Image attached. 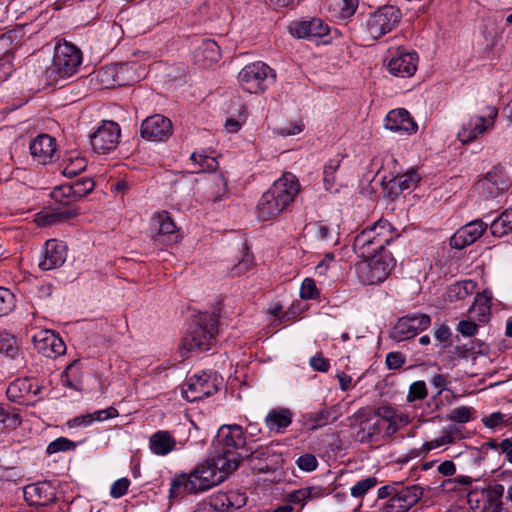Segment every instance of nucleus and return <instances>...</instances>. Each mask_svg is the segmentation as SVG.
Segmentation results:
<instances>
[{
    "instance_id": "1",
    "label": "nucleus",
    "mask_w": 512,
    "mask_h": 512,
    "mask_svg": "<svg viewBox=\"0 0 512 512\" xmlns=\"http://www.w3.org/2000/svg\"><path fill=\"white\" fill-rule=\"evenodd\" d=\"M240 464L238 455L230 457L213 456L198 465L189 474L173 478L170 485V498L181 494H197L222 483Z\"/></svg>"
},
{
    "instance_id": "2",
    "label": "nucleus",
    "mask_w": 512,
    "mask_h": 512,
    "mask_svg": "<svg viewBox=\"0 0 512 512\" xmlns=\"http://www.w3.org/2000/svg\"><path fill=\"white\" fill-rule=\"evenodd\" d=\"M300 191V184L292 173H284L273 185L263 193L256 206L259 221L276 219L294 201Z\"/></svg>"
},
{
    "instance_id": "3",
    "label": "nucleus",
    "mask_w": 512,
    "mask_h": 512,
    "mask_svg": "<svg viewBox=\"0 0 512 512\" xmlns=\"http://www.w3.org/2000/svg\"><path fill=\"white\" fill-rule=\"evenodd\" d=\"M399 237L393 225L384 219H379L356 235L353 250L360 258L370 257L386 251L385 246Z\"/></svg>"
},
{
    "instance_id": "4",
    "label": "nucleus",
    "mask_w": 512,
    "mask_h": 512,
    "mask_svg": "<svg viewBox=\"0 0 512 512\" xmlns=\"http://www.w3.org/2000/svg\"><path fill=\"white\" fill-rule=\"evenodd\" d=\"M81 62L82 53L76 46L68 42L57 44L52 62L44 71L47 84L62 86L61 82L73 76Z\"/></svg>"
},
{
    "instance_id": "5",
    "label": "nucleus",
    "mask_w": 512,
    "mask_h": 512,
    "mask_svg": "<svg viewBox=\"0 0 512 512\" xmlns=\"http://www.w3.org/2000/svg\"><path fill=\"white\" fill-rule=\"evenodd\" d=\"M218 320L217 312L196 315L182 339L181 349L188 352L210 349L217 333Z\"/></svg>"
},
{
    "instance_id": "6",
    "label": "nucleus",
    "mask_w": 512,
    "mask_h": 512,
    "mask_svg": "<svg viewBox=\"0 0 512 512\" xmlns=\"http://www.w3.org/2000/svg\"><path fill=\"white\" fill-rule=\"evenodd\" d=\"M395 259L389 251L363 258L356 266L358 279L364 285L379 284L387 279L395 266Z\"/></svg>"
},
{
    "instance_id": "7",
    "label": "nucleus",
    "mask_w": 512,
    "mask_h": 512,
    "mask_svg": "<svg viewBox=\"0 0 512 512\" xmlns=\"http://www.w3.org/2000/svg\"><path fill=\"white\" fill-rule=\"evenodd\" d=\"M276 74L267 64L257 61L244 66L238 73V82L249 93H261L274 82Z\"/></svg>"
},
{
    "instance_id": "8",
    "label": "nucleus",
    "mask_w": 512,
    "mask_h": 512,
    "mask_svg": "<svg viewBox=\"0 0 512 512\" xmlns=\"http://www.w3.org/2000/svg\"><path fill=\"white\" fill-rule=\"evenodd\" d=\"M400 10L392 5H385L369 14L364 31L367 36L376 40L391 32L400 21Z\"/></svg>"
},
{
    "instance_id": "9",
    "label": "nucleus",
    "mask_w": 512,
    "mask_h": 512,
    "mask_svg": "<svg viewBox=\"0 0 512 512\" xmlns=\"http://www.w3.org/2000/svg\"><path fill=\"white\" fill-rule=\"evenodd\" d=\"M218 457H230V455H241L236 453L238 449L246 448V441L243 430L239 425H223L219 428L214 440Z\"/></svg>"
},
{
    "instance_id": "10",
    "label": "nucleus",
    "mask_w": 512,
    "mask_h": 512,
    "mask_svg": "<svg viewBox=\"0 0 512 512\" xmlns=\"http://www.w3.org/2000/svg\"><path fill=\"white\" fill-rule=\"evenodd\" d=\"M218 379L206 372L191 376L182 388V395L189 402L203 400L218 391Z\"/></svg>"
},
{
    "instance_id": "11",
    "label": "nucleus",
    "mask_w": 512,
    "mask_h": 512,
    "mask_svg": "<svg viewBox=\"0 0 512 512\" xmlns=\"http://www.w3.org/2000/svg\"><path fill=\"white\" fill-rule=\"evenodd\" d=\"M353 424L359 427L356 432V438L361 443L377 442L384 436V428L379 422L377 415H374L370 409H360L352 416Z\"/></svg>"
},
{
    "instance_id": "12",
    "label": "nucleus",
    "mask_w": 512,
    "mask_h": 512,
    "mask_svg": "<svg viewBox=\"0 0 512 512\" xmlns=\"http://www.w3.org/2000/svg\"><path fill=\"white\" fill-rule=\"evenodd\" d=\"M119 138V125L113 121H103L101 126L90 136V143L96 153L105 154L117 147Z\"/></svg>"
},
{
    "instance_id": "13",
    "label": "nucleus",
    "mask_w": 512,
    "mask_h": 512,
    "mask_svg": "<svg viewBox=\"0 0 512 512\" xmlns=\"http://www.w3.org/2000/svg\"><path fill=\"white\" fill-rule=\"evenodd\" d=\"M41 390L42 386L30 378H19L9 384L6 395L11 402L29 406L39 401L35 397Z\"/></svg>"
},
{
    "instance_id": "14",
    "label": "nucleus",
    "mask_w": 512,
    "mask_h": 512,
    "mask_svg": "<svg viewBox=\"0 0 512 512\" xmlns=\"http://www.w3.org/2000/svg\"><path fill=\"white\" fill-rule=\"evenodd\" d=\"M512 180L502 166H495L479 182L477 186L486 198H494L509 189Z\"/></svg>"
},
{
    "instance_id": "15",
    "label": "nucleus",
    "mask_w": 512,
    "mask_h": 512,
    "mask_svg": "<svg viewBox=\"0 0 512 512\" xmlns=\"http://www.w3.org/2000/svg\"><path fill=\"white\" fill-rule=\"evenodd\" d=\"M171 134V120L161 114L147 117L140 127L141 137L149 141H165Z\"/></svg>"
},
{
    "instance_id": "16",
    "label": "nucleus",
    "mask_w": 512,
    "mask_h": 512,
    "mask_svg": "<svg viewBox=\"0 0 512 512\" xmlns=\"http://www.w3.org/2000/svg\"><path fill=\"white\" fill-rule=\"evenodd\" d=\"M35 349L47 358H56L65 353L64 341L51 330H41L33 336Z\"/></svg>"
},
{
    "instance_id": "17",
    "label": "nucleus",
    "mask_w": 512,
    "mask_h": 512,
    "mask_svg": "<svg viewBox=\"0 0 512 512\" xmlns=\"http://www.w3.org/2000/svg\"><path fill=\"white\" fill-rule=\"evenodd\" d=\"M423 489L418 485L398 487L394 496L387 501L388 512H406L422 497Z\"/></svg>"
},
{
    "instance_id": "18",
    "label": "nucleus",
    "mask_w": 512,
    "mask_h": 512,
    "mask_svg": "<svg viewBox=\"0 0 512 512\" xmlns=\"http://www.w3.org/2000/svg\"><path fill=\"white\" fill-rule=\"evenodd\" d=\"M417 66L418 55L416 52L398 49L388 62L387 69L396 77L408 78L415 74Z\"/></svg>"
},
{
    "instance_id": "19",
    "label": "nucleus",
    "mask_w": 512,
    "mask_h": 512,
    "mask_svg": "<svg viewBox=\"0 0 512 512\" xmlns=\"http://www.w3.org/2000/svg\"><path fill=\"white\" fill-rule=\"evenodd\" d=\"M497 114V109L495 107H490L487 117L477 116L471 118L470 121L458 132V139L462 143H469L473 141L493 125Z\"/></svg>"
},
{
    "instance_id": "20",
    "label": "nucleus",
    "mask_w": 512,
    "mask_h": 512,
    "mask_svg": "<svg viewBox=\"0 0 512 512\" xmlns=\"http://www.w3.org/2000/svg\"><path fill=\"white\" fill-rule=\"evenodd\" d=\"M67 257V246L56 239L47 240L43 249L39 267L42 270H52L61 267Z\"/></svg>"
},
{
    "instance_id": "21",
    "label": "nucleus",
    "mask_w": 512,
    "mask_h": 512,
    "mask_svg": "<svg viewBox=\"0 0 512 512\" xmlns=\"http://www.w3.org/2000/svg\"><path fill=\"white\" fill-rule=\"evenodd\" d=\"M487 223L482 220H474L458 229L450 238V245L456 249H462L474 243L487 229Z\"/></svg>"
},
{
    "instance_id": "22",
    "label": "nucleus",
    "mask_w": 512,
    "mask_h": 512,
    "mask_svg": "<svg viewBox=\"0 0 512 512\" xmlns=\"http://www.w3.org/2000/svg\"><path fill=\"white\" fill-rule=\"evenodd\" d=\"M289 31L293 36L303 39L321 38L329 33V26L320 18L296 21L289 25Z\"/></svg>"
},
{
    "instance_id": "23",
    "label": "nucleus",
    "mask_w": 512,
    "mask_h": 512,
    "mask_svg": "<svg viewBox=\"0 0 512 512\" xmlns=\"http://www.w3.org/2000/svg\"><path fill=\"white\" fill-rule=\"evenodd\" d=\"M374 415H377L379 422L384 428V436L390 437L395 434L401 426L408 423L407 417L398 413L393 407L384 405L375 410H371Z\"/></svg>"
},
{
    "instance_id": "24",
    "label": "nucleus",
    "mask_w": 512,
    "mask_h": 512,
    "mask_svg": "<svg viewBox=\"0 0 512 512\" xmlns=\"http://www.w3.org/2000/svg\"><path fill=\"white\" fill-rule=\"evenodd\" d=\"M176 225L166 211L156 213L152 218L151 236L154 242L166 245L175 234Z\"/></svg>"
},
{
    "instance_id": "25",
    "label": "nucleus",
    "mask_w": 512,
    "mask_h": 512,
    "mask_svg": "<svg viewBox=\"0 0 512 512\" xmlns=\"http://www.w3.org/2000/svg\"><path fill=\"white\" fill-rule=\"evenodd\" d=\"M385 128L394 132L415 133L418 126L403 108L390 111L385 118Z\"/></svg>"
},
{
    "instance_id": "26",
    "label": "nucleus",
    "mask_w": 512,
    "mask_h": 512,
    "mask_svg": "<svg viewBox=\"0 0 512 512\" xmlns=\"http://www.w3.org/2000/svg\"><path fill=\"white\" fill-rule=\"evenodd\" d=\"M30 153L41 164L50 162L55 151V139L47 134L38 135L30 143Z\"/></svg>"
},
{
    "instance_id": "27",
    "label": "nucleus",
    "mask_w": 512,
    "mask_h": 512,
    "mask_svg": "<svg viewBox=\"0 0 512 512\" xmlns=\"http://www.w3.org/2000/svg\"><path fill=\"white\" fill-rule=\"evenodd\" d=\"M127 69L125 64L106 66L97 72L96 77L104 88L127 85L129 82L124 78Z\"/></svg>"
},
{
    "instance_id": "28",
    "label": "nucleus",
    "mask_w": 512,
    "mask_h": 512,
    "mask_svg": "<svg viewBox=\"0 0 512 512\" xmlns=\"http://www.w3.org/2000/svg\"><path fill=\"white\" fill-rule=\"evenodd\" d=\"M25 500L32 506H46L53 499V493L48 483H33L24 487Z\"/></svg>"
},
{
    "instance_id": "29",
    "label": "nucleus",
    "mask_w": 512,
    "mask_h": 512,
    "mask_svg": "<svg viewBox=\"0 0 512 512\" xmlns=\"http://www.w3.org/2000/svg\"><path fill=\"white\" fill-rule=\"evenodd\" d=\"M220 48L212 39H203L201 44L194 50V62L202 67L216 63L220 59Z\"/></svg>"
},
{
    "instance_id": "30",
    "label": "nucleus",
    "mask_w": 512,
    "mask_h": 512,
    "mask_svg": "<svg viewBox=\"0 0 512 512\" xmlns=\"http://www.w3.org/2000/svg\"><path fill=\"white\" fill-rule=\"evenodd\" d=\"M491 298L490 293L486 291L478 293L468 310V318L473 319L480 325L488 323L491 317Z\"/></svg>"
},
{
    "instance_id": "31",
    "label": "nucleus",
    "mask_w": 512,
    "mask_h": 512,
    "mask_svg": "<svg viewBox=\"0 0 512 512\" xmlns=\"http://www.w3.org/2000/svg\"><path fill=\"white\" fill-rule=\"evenodd\" d=\"M176 443L175 437L169 431L159 430L150 436L149 448L153 454L164 456L175 450Z\"/></svg>"
},
{
    "instance_id": "32",
    "label": "nucleus",
    "mask_w": 512,
    "mask_h": 512,
    "mask_svg": "<svg viewBox=\"0 0 512 512\" xmlns=\"http://www.w3.org/2000/svg\"><path fill=\"white\" fill-rule=\"evenodd\" d=\"M292 417L287 408L273 409L265 417V424L270 431L280 433L292 423Z\"/></svg>"
},
{
    "instance_id": "33",
    "label": "nucleus",
    "mask_w": 512,
    "mask_h": 512,
    "mask_svg": "<svg viewBox=\"0 0 512 512\" xmlns=\"http://www.w3.org/2000/svg\"><path fill=\"white\" fill-rule=\"evenodd\" d=\"M337 419L336 409L334 406L323 408L318 412L311 413L306 418V425L310 430L321 428Z\"/></svg>"
},
{
    "instance_id": "34",
    "label": "nucleus",
    "mask_w": 512,
    "mask_h": 512,
    "mask_svg": "<svg viewBox=\"0 0 512 512\" xmlns=\"http://www.w3.org/2000/svg\"><path fill=\"white\" fill-rule=\"evenodd\" d=\"M415 336V328L410 323V315L399 318L390 332V337L397 342L405 341Z\"/></svg>"
},
{
    "instance_id": "35",
    "label": "nucleus",
    "mask_w": 512,
    "mask_h": 512,
    "mask_svg": "<svg viewBox=\"0 0 512 512\" xmlns=\"http://www.w3.org/2000/svg\"><path fill=\"white\" fill-rule=\"evenodd\" d=\"M490 231L493 236L503 237L512 232V210L507 209L502 212L490 225Z\"/></svg>"
},
{
    "instance_id": "36",
    "label": "nucleus",
    "mask_w": 512,
    "mask_h": 512,
    "mask_svg": "<svg viewBox=\"0 0 512 512\" xmlns=\"http://www.w3.org/2000/svg\"><path fill=\"white\" fill-rule=\"evenodd\" d=\"M329 8L341 19L351 17L357 7L358 0H327Z\"/></svg>"
},
{
    "instance_id": "37",
    "label": "nucleus",
    "mask_w": 512,
    "mask_h": 512,
    "mask_svg": "<svg viewBox=\"0 0 512 512\" xmlns=\"http://www.w3.org/2000/svg\"><path fill=\"white\" fill-rule=\"evenodd\" d=\"M117 414H118L117 410L113 407H110L108 409L96 411L93 414H87V415L75 417L73 420H71L69 422V424L71 426L88 425L93 420L102 421L104 419L115 417V416H117Z\"/></svg>"
},
{
    "instance_id": "38",
    "label": "nucleus",
    "mask_w": 512,
    "mask_h": 512,
    "mask_svg": "<svg viewBox=\"0 0 512 512\" xmlns=\"http://www.w3.org/2000/svg\"><path fill=\"white\" fill-rule=\"evenodd\" d=\"M321 495L320 489L317 487H303L288 493L285 500L288 503L304 504L308 499H315Z\"/></svg>"
},
{
    "instance_id": "39",
    "label": "nucleus",
    "mask_w": 512,
    "mask_h": 512,
    "mask_svg": "<svg viewBox=\"0 0 512 512\" xmlns=\"http://www.w3.org/2000/svg\"><path fill=\"white\" fill-rule=\"evenodd\" d=\"M420 176L415 170H410L402 175L396 176L391 181V189H397V192H403L404 190H408L419 182Z\"/></svg>"
},
{
    "instance_id": "40",
    "label": "nucleus",
    "mask_w": 512,
    "mask_h": 512,
    "mask_svg": "<svg viewBox=\"0 0 512 512\" xmlns=\"http://www.w3.org/2000/svg\"><path fill=\"white\" fill-rule=\"evenodd\" d=\"M316 237L320 241L337 244L339 241L338 226H329L323 222L316 223Z\"/></svg>"
},
{
    "instance_id": "41",
    "label": "nucleus",
    "mask_w": 512,
    "mask_h": 512,
    "mask_svg": "<svg viewBox=\"0 0 512 512\" xmlns=\"http://www.w3.org/2000/svg\"><path fill=\"white\" fill-rule=\"evenodd\" d=\"M504 494V486L501 484L494 485L487 491L488 509L490 512H502V497Z\"/></svg>"
},
{
    "instance_id": "42",
    "label": "nucleus",
    "mask_w": 512,
    "mask_h": 512,
    "mask_svg": "<svg viewBox=\"0 0 512 512\" xmlns=\"http://www.w3.org/2000/svg\"><path fill=\"white\" fill-rule=\"evenodd\" d=\"M74 193L71 184H64L58 187H55L51 192V197L54 201L63 204L70 205L77 200H74Z\"/></svg>"
},
{
    "instance_id": "43",
    "label": "nucleus",
    "mask_w": 512,
    "mask_h": 512,
    "mask_svg": "<svg viewBox=\"0 0 512 512\" xmlns=\"http://www.w3.org/2000/svg\"><path fill=\"white\" fill-rule=\"evenodd\" d=\"M21 422L22 419L18 413L0 405V428L16 429Z\"/></svg>"
},
{
    "instance_id": "44",
    "label": "nucleus",
    "mask_w": 512,
    "mask_h": 512,
    "mask_svg": "<svg viewBox=\"0 0 512 512\" xmlns=\"http://www.w3.org/2000/svg\"><path fill=\"white\" fill-rule=\"evenodd\" d=\"M0 353H4L11 358H14L18 353L15 337L6 331H0Z\"/></svg>"
},
{
    "instance_id": "45",
    "label": "nucleus",
    "mask_w": 512,
    "mask_h": 512,
    "mask_svg": "<svg viewBox=\"0 0 512 512\" xmlns=\"http://www.w3.org/2000/svg\"><path fill=\"white\" fill-rule=\"evenodd\" d=\"M74 193V200L79 201L94 189V182L90 178H81L71 184Z\"/></svg>"
},
{
    "instance_id": "46",
    "label": "nucleus",
    "mask_w": 512,
    "mask_h": 512,
    "mask_svg": "<svg viewBox=\"0 0 512 512\" xmlns=\"http://www.w3.org/2000/svg\"><path fill=\"white\" fill-rule=\"evenodd\" d=\"M210 182L215 186V189H212L211 196L209 199L212 201H218L226 192V180L221 173H214L210 177Z\"/></svg>"
},
{
    "instance_id": "47",
    "label": "nucleus",
    "mask_w": 512,
    "mask_h": 512,
    "mask_svg": "<svg viewBox=\"0 0 512 512\" xmlns=\"http://www.w3.org/2000/svg\"><path fill=\"white\" fill-rule=\"evenodd\" d=\"M14 307V294L10 290L0 287V317L7 315Z\"/></svg>"
},
{
    "instance_id": "48",
    "label": "nucleus",
    "mask_w": 512,
    "mask_h": 512,
    "mask_svg": "<svg viewBox=\"0 0 512 512\" xmlns=\"http://www.w3.org/2000/svg\"><path fill=\"white\" fill-rule=\"evenodd\" d=\"M243 255L240 260L232 267L231 271L234 275H241L246 273L253 265V256L248 251V248H243Z\"/></svg>"
},
{
    "instance_id": "49",
    "label": "nucleus",
    "mask_w": 512,
    "mask_h": 512,
    "mask_svg": "<svg viewBox=\"0 0 512 512\" xmlns=\"http://www.w3.org/2000/svg\"><path fill=\"white\" fill-rule=\"evenodd\" d=\"M377 478L376 477H368L365 479H362L358 481L352 488H351V495L355 498H359L364 496L371 488L375 487L377 484Z\"/></svg>"
},
{
    "instance_id": "50",
    "label": "nucleus",
    "mask_w": 512,
    "mask_h": 512,
    "mask_svg": "<svg viewBox=\"0 0 512 512\" xmlns=\"http://www.w3.org/2000/svg\"><path fill=\"white\" fill-rule=\"evenodd\" d=\"M193 163L198 165V169H195L193 172L199 173L201 171L212 170L217 166V161L215 158H209L203 154L193 153L190 157Z\"/></svg>"
},
{
    "instance_id": "51",
    "label": "nucleus",
    "mask_w": 512,
    "mask_h": 512,
    "mask_svg": "<svg viewBox=\"0 0 512 512\" xmlns=\"http://www.w3.org/2000/svg\"><path fill=\"white\" fill-rule=\"evenodd\" d=\"M87 163L84 158L78 157L71 159L63 169V175L73 178L86 169Z\"/></svg>"
},
{
    "instance_id": "52",
    "label": "nucleus",
    "mask_w": 512,
    "mask_h": 512,
    "mask_svg": "<svg viewBox=\"0 0 512 512\" xmlns=\"http://www.w3.org/2000/svg\"><path fill=\"white\" fill-rule=\"evenodd\" d=\"M76 447L75 443L65 437H59L56 440L49 443L46 448L48 454H54L58 452H65L73 450Z\"/></svg>"
},
{
    "instance_id": "53",
    "label": "nucleus",
    "mask_w": 512,
    "mask_h": 512,
    "mask_svg": "<svg viewBox=\"0 0 512 512\" xmlns=\"http://www.w3.org/2000/svg\"><path fill=\"white\" fill-rule=\"evenodd\" d=\"M472 418V409L470 407L461 406L454 408L447 415V419L457 423H467Z\"/></svg>"
},
{
    "instance_id": "54",
    "label": "nucleus",
    "mask_w": 512,
    "mask_h": 512,
    "mask_svg": "<svg viewBox=\"0 0 512 512\" xmlns=\"http://www.w3.org/2000/svg\"><path fill=\"white\" fill-rule=\"evenodd\" d=\"M427 396V388L424 381L413 382L408 391L407 401L413 402L416 400H422Z\"/></svg>"
},
{
    "instance_id": "55",
    "label": "nucleus",
    "mask_w": 512,
    "mask_h": 512,
    "mask_svg": "<svg viewBox=\"0 0 512 512\" xmlns=\"http://www.w3.org/2000/svg\"><path fill=\"white\" fill-rule=\"evenodd\" d=\"M77 361L71 362L66 369L61 374V382L64 386L69 388L80 390V382L74 380L71 376H73V372L75 369Z\"/></svg>"
},
{
    "instance_id": "56",
    "label": "nucleus",
    "mask_w": 512,
    "mask_h": 512,
    "mask_svg": "<svg viewBox=\"0 0 512 512\" xmlns=\"http://www.w3.org/2000/svg\"><path fill=\"white\" fill-rule=\"evenodd\" d=\"M302 299H315L318 297V290L315 281L311 278H305L300 288Z\"/></svg>"
},
{
    "instance_id": "57",
    "label": "nucleus",
    "mask_w": 512,
    "mask_h": 512,
    "mask_svg": "<svg viewBox=\"0 0 512 512\" xmlns=\"http://www.w3.org/2000/svg\"><path fill=\"white\" fill-rule=\"evenodd\" d=\"M410 323L415 328L416 335L426 330L431 324V318L428 314L410 315Z\"/></svg>"
},
{
    "instance_id": "58",
    "label": "nucleus",
    "mask_w": 512,
    "mask_h": 512,
    "mask_svg": "<svg viewBox=\"0 0 512 512\" xmlns=\"http://www.w3.org/2000/svg\"><path fill=\"white\" fill-rule=\"evenodd\" d=\"M338 167L339 161L331 160L324 168L323 181L327 190H330L335 183V172L337 171Z\"/></svg>"
},
{
    "instance_id": "59",
    "label": "nucleus",
    "mask_w": 512,
    "mask_h": 512,
    "mask_svg": "<svg viewBox=\"0 0 512 512\" xmlns=\"http://www.w3.org/2000/svg\"><path fill=\"white\" fill-rule=\"evenodd\" d=\"M479 323L474 321L473 319L461 320L457 325V331L465 337L474 336L477 333Z\"/></svg>"
},
{
    "instance_id": "60",
    "label": "nucleus",
    "mask_w": 512,
    "mask_h": 512,
    "mask_svg": "<svg viewBox=\"0 0 512 512\" xmlns=\"http://www.w3.org/2000/svg\"><path fill=\"white\" fill-rule=\"evenodd\" d=\"M129 486L130 481L128 478H120L112 484L110 488V495L115 499L120 498L126 494Z\"/></svg>"
},
{
    "instance_id": "61",
    "label": "nucleus",
    "mask_w": 512,
    "mask_h": 512,
    "mask_svg": "<svg viewBox=\"0 0 512 512\" xmlns=\"http://www.w3.org/2000/svg\"><path fill=\"white\" fill-rule=\"evenodd\" d=\"M453 442H454L453 436L451 434L445 433L444 435H442L441 437H439L437 439L425 442L423 444V450L428 452V451H431L433 449L439 448L443 445L450 444Z\"/></svg>"
},
{
    "instance_id": "62",
    "label": "nucleus",
    "mask_w": 512,
    "mask_h": 512,
    "mask_svg": "<svg viewBox=\"0 0 512 512\" xmlns=\"http://www.w3.org/2000/svg\"><path fill=\"white\" fill-rule=\"evenodd\" d=\"M297 465L301 470L310 472L316 469L318 462L314 455L304 454L298 458Z\"/></svg>"
},
{
    "instance_id": "63",
    "label": "nucleus",
    "mask_w": 512,
    "mask_h": 512,
    "mask_svg": "<svg viewBox=\"0 0 512 512\" xmlns=\"http://www.w3.org/2000/svg\"><path fill=\"white\" fill-rule=\"evenodd\" d=\"M309 364L315 371L319 372H327L330 368L329 360L324 358L320 353L312 356L309 360Z\"/></svg>"
},
{
    "instance_id": "64",
    "label": "nucleus",
    "mask_w": 512,
    "mask_h": 512,
    "mask_svg": "<svg viewBox=\"0 0 512 512\" xmlns=\"http://www.w3.org/2000/svg\"><path fill=\"white\" fill-rule=\"evenodd\" d=\"M385 362L389 369L395 370L402 367L405 357L400 352H390L387 354Z\"/></svg>"
}]
</instances>
